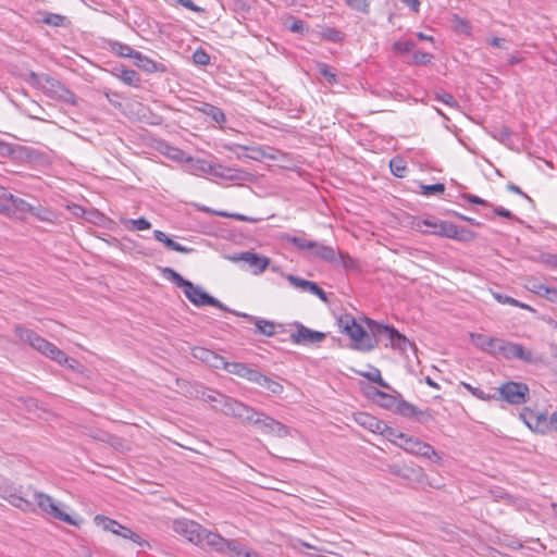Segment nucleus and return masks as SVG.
Segmentation results:
<instances>
[{"label":"nucleus","instance_id":"obj_1","mask_svg":"<svg viewBox=\"0 0 557 557\" xmlns=\"http://www.w3.org/2000/svg\"><path fill=\"white\" fill-rule=\"evenodd\" d=\"M338 326L352 341V348L362 351H370L379 345V341L369 335V333L357 323L356 319L349 314H342L338 320Z\"/></svg>","mask_w":557,"mask_h":557},{"label":"nucleus","instance_id":"obj_2","mask_svg":"<svg viewBox=\"0 0 557 557\" xmlns=\"http://www.w3.org/2000/svg\"><path fill=\"white\" fill-rule=\"evenodd\" d=\"M199 547L226 557H242V553H244V545L238 540L224 539L208 529L205 530Z\"/></svg>","mask_w":557,"mask_h":557},{"label":"nucleus","instance_id":"obj_3","mask_svg":"<svg viewBox=\"0 0 557 557\" xmlns=\"http://www.w3.org/2000/svg\"><path fill=\"white\" fill-rule=\"evenodd\" d=\"M498 399L505 400L510 405H522L529 399L530 389L525 383L509 381L502 384L497 391Z\"/></svg>","mask_w":557,"mask_h":557},{"label":"nucleus","instance_id":"obj_4","mask_svg":"<svg viewBox=\"0 0 557 557\" xmlns=\"http://www.w3.org/2000/svg\"><path fill=\"white\" fill-rule=\"evenodd\" d=\"M430 233L465 243L472 242L476 237L473 231L448 221H441L437 225H434V230H430Z\"/></svg>","mask_w":557,"mask_h":557},{"label":"nucleus","instance_id":"obj_5","mask_svg":"<svg viewBox=\"0 0 557 557\" xmlns=\"http://www.w3.org/2000/svg\"><path fill=\"white\" fill-rule=\"evenodd\" d=\"M252 425L262 434L283 438L290 435V429L274 418L259 411Z\"/></svg>","mask_w":557,"mask_h":557},{"label":"nucleus","instance_id":"obj_6","mask_svg":"<svg viewBox=\"0 0 557 557\" xmlns=\"http://www.w3.org/2000/svg\"><path fill=\"white\" fill-rule=\"evenodd\" d=\"M184 295L196 307L212 306L223 311H232L219 299L214 298L213 296L208 294L201 286L196 285L193 282L185 289Z\"/></svg>","mask_w":557,"mask_h":557},{"label":"nucleus","instance_id":"obj_7","mask_svg":"<svg viewBox=\"0 0 557 557\" xmlns=\"http://www.w3.org/2000/svg\"><path fill=\"white\" fill-rule=\"evenodd\" d=\"M221 410L226 416L239 419L243 422L251 425L259 412L256 409L245 405L244 403H240L231 397H227V399L224 400V407H222Z\"/></svg>","mask_w":557,"mask_h":557},{"label":"nucleus","instance_id":"obj_8","mask_svg":"<svg viewBox=\"0 0 557 557\" xmlns=\"http://www.w3.org/2000/svg\"><path fill=\"white\" fill-rule=\"evenodd\" d=\"M34 498L38 507L46 513L50 515L54 519L66 522L71 525H77V522L67 513L63 512L52 499L51 496L42 492H36Z\"/></svg>","mask_w":557,"mask_h":557},{"label":"nucleus","instance_id":"obj_9","mask_svg":"<svg viewBox=\"0 0 557 557\" xmlns=\"http://www.w3.org/2000/svg\"><path fill=\"white\" fill-rule=\"evenodd\" d=\"M173 530L190 543L199 546L206 528L193 520L178 519L173 522Z\"/></svg>","mask_w":557,"mask_h":557},{"label":"nucleus","instance_id":"obj_10","mask_svg":"<svg viewBox=\"0 0 557 557\" xmlns=\"http://www.w3.org/2000/svg\"><path fill=\"white\" fill-rule=\"evenodd\" d=\"M520 416L532 431L541 434H545L549 431V421L545 412L525 408Z\"/></svg>","mask_w":557,"mask_h":557},{"label":"nucleus","instance_id":"obj_11","mask_svg":"<svg viewBox=\"0 0 557 557\" xmlns=\"http://www.w3.org/2000/svg\"><path fill=\"white\" fill-rule=\"evenodd\" d=\"M233 262L244 261L246 262L251 272L256 275L261 274L270 264V259L264 256L251 251H244L234 256L228 257Z\"/></svg>","mask_w":557,"mask_h":557},{"label":"nucleus","instance_id":"obj_12","mask_svg":"<svg viewBox=\"0 0 557 557\" xmlns=\"http://www.w3.org/2000/svg\"><path fill=\"white\" fill-rule=\"evenodd\" d=\"M295 326L297 329V332L292 333V335H290V339L295 344H298V345L317 344V343L323 342L326 337L325 333L310 330L301 323L296 322Z\"/></svg>","mask_w":557,"mask_h":557},{"label":"nucleus","instance_id":"obj_13","mask_svg":"<svg viewBox=\"0 0 557 557\" xmlns=\"http://www.w3.org/2000/svg\"><path fill=\"white\" fill-rule=\"evenodd\" d=\"M395 412L405 418L416 419L419 422H426L431 419V414L428 411H422L404 399L399 400Z\"/></svg>","mask_w":557,"mask_h":557},{"label":"nucleus","instance_id":"obj_14","mask_svg":"<svg viewBox=\"0 0 557 557\" xmlns=\"http://www.w3.org/2000/svg\"><path fill=\"white\" fill-rule=\"evenodd\" d=\"M193 356L214 369H222L223 366H225L224 357L203 347H195L193 349Z\"/></svg>","mask_w":557,"mask_h":557},{"label":"nucleus","instance_id":"obj_15","mask_svg":"<svg viewBox=\"0 0 557 557\" xmlns=\"http://www.w3.org/2000/svg\"><path fill=\"white\" fill-rule=\"evenodd\" d=\"M231 313H234L238 317H243V318L247 319L249 322L253 323L256 326V333H260L265 336H273L276 333L275 323L272 321L260 319V318L247 314V313H239L234 310H232Z\"/></svg>","mask_w":557,"mask_h":557},{"label":"nucleus","instance_id":"obj_16","mask_svg":"<svg viewBox=\"0 0 557 557\" xmlns=\"http://www.w3.org/2000/svg\"><path fill=\"white\" fill-rule=\"evenodd\" d=\"M194 392H188L191 396L196 398H201L202 400L207 403H215L219 404L222 407H224V400L227 399L228 396H225L219 392L206 389L205 387L200 385L191 386Z\"/></svg>","mask_w":557,"mask_h":557},{"label":"nucleus","instance_id":"obj_17","mask_svg":"<svg viewBox=\"0 0 557 557\" xmlns=\"http://www.w3.org/2000/svg\"><path fill=\"white\" fill-rule=\"evenodd\" d=\"M228 373L235 374L239 377L247 379L249 382H252V377L256 376L257 369L250 368L242 362H227L225 360V366L223 368Z\"/></svg>","mask_w":557,"mask_h":557},{"label":"nucleus","instance_id":"obj_18","mask_svg":"<svg viewBox=\"0 0 557 557\" xmlns=\"http://www.w3.org/2000/svg\"><path fill=\"white\" fill-rule=\"evenodd\" d=\"M134 64L147 73H163L166 71L164 64L149 59L139 51H137L136 55L134 57Z\"/></svg>","mask_w":557,"mask_h":557},{"label":"nucleus","instance_id":"obj_19","mask_svg":"<svg viewBox=\"0 0 557 557\" xmlns=\"http://www.w3.org/2000/svg\"><path fill=\"white\" fill-rule=\"evenodd\" d=\"M252 383L261 386L269 393L275 394V395L281 394L284 389L283 385L280 382L273 380L270 376L262 374L258 369L256 372V376L252 377Z\"/></svg>","mask_w":557,"mask_h":557},{"label":"nucleus","instance_id":"obj_20","mask_svg":"<svg viewBox=\"0 0 557 557\" xmlns=\"http://www.w3.org/2000/svg\"><path fill=\"white\" fill-rule=\"evenodd\" d=\"M310 255L330 263L337 261V251L333 247L318 242H315V246L311 247Z\"/></svg>","mask_w":557,"mask_h":557},{"label":"nucleus","instance_id":"obj_21","mask_svg":"<svg viewBox=\"0 0 557 557\" xmlns=\"http://www.w3.org/2000/svg\"><path fill=\"white\" fill-rule=\"evenodd\" d=\"M0 199L9 200L11 202V209L13 208L14 211L18 212H30L33 207L30 203H28L26 200L15 197L14 195L7 191L5 188L0 186Z\"/></svg>","mask_w":557,"mask_h":557},{"label":"nucleus","instance_id":"obj_22","mask_svg":"<svg viewBox=\"0 0 557 557\" xmlns=\"http://www.w3.org/2000/svg\"><path fill=\"white\" fill-rule=\"evenodd\" d=\"M389 345L393 349L406 352L408 348L416 349V345L410 342L404 334L399 333L395 327L388 335Z\"/></svg>","mask_w":557,"mask_h":557},{"label":"nucleus","instance_id":"obj_23","mask_svg":"<svg viewBox=\"0 0 557 557\" xmlns=\"http://www.w3.org/2000/svg\"><path fill=\"white\" fill-rule=\"evenodd\" d=\"M372 397L381 407L396 411L397 405L399 400L396 396L382 392L377 388H374L372 392Z\"/></svg>","mask_w":557,"mask_h":557},{"label":"nucleus","instance_id":"obj_24","mask_svg":"<svg viewBox=\"0 0 557 557\" xmlns=\"http://www.w3.org/2000/svg\"><path fill=\"white\" fill-rule=\"evenodd\" d=\"M153 237L156 240L164 244V246L170 250H174L182 253H189L193 251V248L185 247L180 243L174 242L162 231L156 230L153 232Z\"/></svg>","mask_w":557,"mask_h":557},{"label":"nucleus","instance_id":"obj_25","mask_svg":"<svg viewBox=\"0 0 557 557\" xmlns=\"http://www.w3.org/2000/svg\"><path fill=\"white\" fill-rule=\"evenodd\" d=\"M363 321L369 329V332H368L369 335H373V337L377 341H379L377 337L381 335L388 337V335L391 334V331H393V329H394V326H392V325L379 323L368 317H364Z\"/></svg>","mask_w":557,"mask_h":557},{"label":"nucleus","instance_id":"obj_26","mask_svg":"<svg viewBox=\"0 0 557 557\" xmlns=\"http://www.w3.org/2000/svg\"><path fill=\"white\" fill-rule=\"evenodd\" d=\"M37 351L55 362L60 361V359L66 360L65 352L47 339L42 341V344H40V349H37Z\"/></svg>","mask_w":557,"mask_h":557},{"label":"nucleus","instance_id":"obj_27","mask_svg":"<svg viewBox=\"0 0 557 557\" xmlns=\"http://www.w3.org/2000/svg\"><path fill=\"white\" fill-rule=\"evenodd\" d=\"M37 351L55 362L60 361V359L66 360L65 352L47 339L42 341V344H40V349H37Z\"/></svg>","mask_w":557,"mask_h":557},{"label":"nucleus","instance_id":"obj_28","mask_svg":"<svg viewBox=\"0 0 557 557\" xmlns=\"http://www.w3.org/2000/svg\"><path fill=\"white\" fill-rule=\"evenodd\" d=\"M356 421L360 425H362L363 428L368 429L369 431H371L373 433H379L381 425L383 423V421L376 419L375 417H373L369 413H364V412L358 413V416L356 417Z\"/></svg>","mask_w":557,"mask_h":557},{"label":"nucleus","instance_id":"obj_29","mask_svg":"<svg viewBox=\"0 0 557 557\" xmlns=\"http://www.w3.org/2000/svg\"><path fill=\"white\" fill-rule=\"evenodd\" d=\"M115 71H120L117 75V77L126 85L128 86H132V87H138L139 84H140V77H139V74L135 71V70H132V69H126V67H115Z\"/></svg>","mask_w":557,"mask_h":557},{"label":"nucleus","instance_id":"obj_30","mask_svg":"<svg viewBox=\"0 0 557 557\" xmlns=\"http://www.w3.org/2000/svg\"><path fill=\"white\" fill-rule=\"evenodd\" d=\"M471 339L473 344L479 347L481 350L491 354L493 352L496 337H487L483 334H471Z\"/></svg>","mask_w":557,"mask_h":557},{"label":"nucleus","instance_id":"obj_31","mask_svg":"<svg viewBox=\"0 0 557 557\" xmlns=\"http://www.w3.org/2000/svg\"><path fill=\"white\" fill-rule=\"evenodd\" d=\"M528 288L537 295L546 296L549 300L557 297V289L554 287H547L536 280L529 281Z\"/></svg>","mask_w":557,"mask_h":557},{"label":"nucleus","instance_id":"obj_32","mask_svg":"<svg viewBox=\"0 0 557 557\" xmlns=\"http://www.w3.org/2000/svg\"><path fill=\"white\" fill-rule=\"evenodd\" d=\"M510 354L511 359H519L527 363H534L536 359L534 358L531 350L525 349L521 344L513 343Z\"/></svg>","mask_w":557,"mask_h":557},{"label":"nucleus","instance_id":"obj_33","mask_svg":"<svg viewBox=\"0 0 557 557\" xmlns=\"http://www.w3.org/2000/svg\"><path fill=\"white\" fill-rule=\"evenodd\" d=\"M356 372L360 376H363V377L368 379L369 381L376 383L381 387H383L385 389H391V385L386 381L383 380V377L381 375V371L377 368L370 367L369 371H356Z\"/></svg>","mask_w":557,"mask_h":557},{"label":"nucleus","instance_id":"obj_34","mask_svg":"<svg viewBox=\"0 0 557 557\" xmlns=\"http://www.w3.org/2000/svg\"><path fill=\"white\" fill-rule=\"evenodd\" d=\"M164 277L173 282L177 287L183 288V292L189 286L190 281L184 278L178 272L172 268L165 267L161 270Z\"/></svg>","mask_w":557,"mask_h":557},{"label":"nucleus","instance_id":"obj_35","mask_svg":"<svg viewBox=\"0 0 557 557\" xmlns=\"http://www.w3.org/2000/svg\"><path fill=\"white\" fill-rule=\"evenodd\" d=\"M113 534L121 536L123 539H128V540L133 541L134 543H137L140 546L144 544H147V542L145 540H143L137 533H135L129 528L122 525L119 522H117V527H115L113 530Z\"/></svg>","mask_w":557,"mask_h":557},{"label":"nucleus","instance_id":"obj_36","mask_svg":"<svg viewBox=\"0 0 557 557\" xmlns=\"http://www.w3.org/2000/svg\"><path fill=\"white\" fill-rule=\"evenodd\" d=\"M63 87L64 85L59 79L50 75H47L41 90L44 91V94L54 99V97Z\"/></svg>","mask_w":557,"mask_h":557},{"label":"nucleus","instance_id":"obj_37","mask_svg":"<svg viewBox=\"0 0 557 557\" xmlns=\"http://www.w3.org/2000/svg\"><path fill=\"white\" fill-rule=\"evenodd\" d=\"M199 111H201L207 116H210L214 122H216L219 124H222L226 121L225 114L223 113V111L213 104L205 102L199 108Z\"/></svg>","mask_w":557,"mask_h":557},{"label":"nucleus","instance_id":"obj_38","mask_svg":"<svg viewBox=\"0 0 557 557\" xmlns=\"http://www.w3.org/2000/svg\"><path fill=\"white\" fill-rule=\"evenodd\" d=\"M513 343L502 338H496L495 346L493 349V356H502L505 359L510 360V354Z\"/></svg>","mask_w":557,"mask_h":557},{"label":"nucleus","instance_id":"obj_39","mask_svg":"<svg viewBox=\"0 0 557 557\" xmlns=\"http://www.w3.org/2000/svg\"><path fill=\"white\" fill-rule=\"evenodd\" d=\"M14 332L21 342L28 344L30 347L34 345L38 334L30 330L26 329L21 324L15 325Z\"/></svg>","mask_w":557,"mask_h":557},{"label":"nucleus","instance_id":"obj_40","mask_svg":"<svg viewBox=\"0 0 557 557\" xmlns=\"http://www.w3.org/2000/svg\"><path fill=\"white\" fill-rule=\"evenodd\" d=\"M339 265H342L346 270L350 271H359L360 265L359 262L350 257L347 252L344 251H337V261L335 262Z\"/></svg>","mask_w":557,"mask_h":557},{"label":"nucleus","instance_id":"obj_41","mask_svg":"<svg viewBox=\"0 0 557 557\" xmlns=\"http://www.w3.org/2000/svg\"><path fill=\"white\" fill-rule=\"evenodd\" d=\"M211 174L221 178L227 180H236L240 176L238 175V171L232 168L223 166V165H214L211 169Z\"/></svg>","mask_w":557,"mask_h":557},{"label":"nucleus","instance_id":"obj_42","mask_svg":"<svg viewBox=\"0 0 557 557\" xmlns=\"http://www.w3.org/2000/svg\"><path fill=\"white\" fill-rule=\"evenodd\" d=\"M389 169L394 176L403 178L407 173V165L403 158L395 157L389 161Z\"/></svg>","mask_w":557,"mask_h":557},{"label":"nucleus","instance_id":"obj_43","mask_svg":"<svg viewBox=\"0 0 557 557\" xmlns=\"http://www.w3.org/2000/svg\"><path fill=\"white\" fill-rule=\"evenodd\" d=\"M379 434L383 435L385 438L393 443H395L396 438L403 442V440L406 437L405 433L388 426L385 422L382 423Z\"/></svg>","mask_w":557,"mask_h":557},{"label":"nucleus","instance_id":"obj_44","mask_svg":"<svg viewBox=\"0 0 557 557\" xmlns=\"http://www.w3.org/2000/svg\"><path fill=\"white\" fill-rule=\"evenodd\" d=\"M111 49L113 52H115L116 54H119L120 57H123V58H133L134 59V57L137 53V51L134 50L131 46H128L126 44L119 42V41L111 42Z\"/></svg>","mask_w":557,"mask_h":557},{"label":"nucleus","instance_id":"obj_45","mask_svg":"<svg viewBox=\"0 0 557 557\" xmlns=\"http://www.w3.org/2000/svg\"><path fill=\"white\" fill-rule=\"evenodd\" d=\"M422 442L419 438L406 434V437L399 444V447L410 454L418 455V450Z\"/></svg>","mask_w":557,"mask_h":557},{"label":"nucleus","instance_id":"obj_46","mask_svg":"<svg viewBox=\"0 0 557 557\" xmlns=\"http://www.w3.org/2000/svg\"><path fill=\"white\" fill-rule=\"evenodd\" d=\"M286 239H287L288 243L294 245L299 250H307V251L310 252L311 247L315 246V242L314 240H309V239H306L305 237L289 236L288 235L286 237Z\"/></svg>","mask_w":557,"mask_h":557},{"label":"nucleus","instance_id":"obj_47","mask_svg":"<svg viewBox=\"0 0 557 557\" xmlns=\"http://www.w3.org/2000/svg\"><path fill=\"white\" fill-rule=\"evenodd\" d=\"M461 385L467 391H469L473 396H475L476 398H479L481 400H491V399H496V397H497V393L495 391L493 393H485L484 391H482L478 387H473L469 383H465V382H462Z\"/></svg>","mask_w":557,"mask_h":557},{"label":"nucleus","instance_id":"obj_48","mask_svg":"<svg viewBox=\"0 0 557 557\" xmlns=\"http://www.w3.org/2000/svg\"><path fill=\"white\" fill-rule=\"evenodd\" d=\"M95 524L97 527L102 528V530L113 533L115 527H117V521L106 517L103 515H97L94 518Z\"/></svg>","mask_w":557,"mask_h":557},{"label":"nucleus","instance_id":"obj_49","mask_svg":"<svg viewBox=\"0 0 557 557\" xmlns=\"http://www.w3.org/2000/svg\"><path fill=\"white\" fill-rule=\"evenodd\" d=\"M321 38L331 41V42H339L344 40L345 34L341 30H337L332 27H325L321 32Z\"/></svg>","mask_w":557,"mask_h":557},{"label":"nucleus","instance_id":"obj_50","mask_svg":"<svg viewBox=\"0 0 557 557\" xmlns=\"http://www.w3.org/2000/svg\"><path fill=\"white\" fill-rule=\"evenodd\" d=\"M29 213H32L38 220L45 222H53L55 218V214L51 210L42 207H33Z\"/></svg>","mask_w":557,"mask_h":557},{"label":"nucleus","instance_id":"obj_51","mask_svg":"<svg viewBox=\"0 0 557 557\" xmlns=\"http://www.w3.org/2000/svg\"><path fill=\"white\" fill-rule=\"evenodd\" d=\"M417 456H421L434 461L441 459L437 451L430 444L424 442H422V444L420 445Z\"/></svg>","mask_w":557,"mask_h":557},{"label":"nucleus","instance_id":"obj_52","mask_svg":"<svg viewBox=\"0 0 557 557\" xmlns=\"http://www.w3.org/2000/svg\"><path fill=\"white\" fill-rule=\"evenodd\" d=\"M54 99L60 100L64 103H69L71 106L77 104V97L73 91H71L67 87H63L58 95L54 97Z\"/></svg>","mask_w":557,"mask_h":557},{"label":"nucleus","instance_id":"obj_53","mask_svg":"<svg viewBox=\"0 0 557 557\" xmlns=\"http://www.w3.org/2000/svg\"><path fill=\"white\" fill-rule=\"evenodd\" d=\"M433 58V54L429 52L416 51L412 54V60L408 63L416 65H428L432 62Z\"/></svg>","mask_w":557,"mask_h":557},{"label":"nucleus","instance_id":"obj_54","mask_svg":"<svg viewBox=\"0 0 557 557\" xmlns=\"http://www.w3.org/2000/svg\"><path fill=\"white\" fill-rule=\"evenodd\" d=\"M435 99L437 101H441L443 103H445L446 106L453 108V109H458L459 108V103L458 101L454 98V96L447 91H437L435 92Z\"/></svg>","mask_w":557,"mask_h":557},{"label":"nucleus","instance_id":"obj_55","mask_svg":"<svg viewBox=\"0 0 557 557\" xmlns=\"http://www.w3.org/2000/svg\"><path fill=\"white\" fill-rule=\"evenodd\" d=\"M416 47L412 40H398L393 44V51L399 54L410 52Z\"/></svg>","mask_w":557,"mask_h":557},{"label":"nucleus","instance_id":"obj_56","mask_svg":"<svg viewBox=\"0 0 557 557\" xmlns=\"http://www.w3.org/2000/svg\"><path fill=\"white\" fill-rule=\"evenodd\" d=\"M346 4L358 12L368 14L371 0H345Z\"/></svg>","mask_w":557,"mask_h":557},{"label":"nucleus","instance_id":"obj_57","mask_svg":"<svg viewBox=\"0 0 557 557\" xmlns=\"http://www.w3.org/2000/svg\"><path fill=\"white\" fill-rule=\"evenodd\" d=\"M420 188L422 189V194L424 196L443 194L446 189L445 185L443 183H436V184H432V185L420 184Z\"/></svg>","mask_w":557,"mask_h":557},{"label":"nucleus","instance_id":"obj_58","mask_svg":"<svg viewBox=\"0 0 557 557\" xmlns=\"http://www.w3.org/2000/svg\"><path fill=\"white\" fill-rule=\"evenodd\" d=\"M10 503L14 507L20 508L23 511H33L34 510V504L21 496H12Z\"/></svg>","mask_w":557,"mask_h":557},{"label":"nucleus","instance_id":"obj_59","mask_svg":"<svg viewBox=\"0 0 557 557\" xmlns=\"http://www.w3.org/2000/svg\"><path fill=\"white\" fill-rule=\"evenodd\" d=\"M193 61L197 65H208L210 55L202 48H199L193 53Z\"/></svg>","mask_w":557,"mask_h":557},{"label":"nucleus","instance_id":"obj_60","mask_svg":"<svg viewBox=\"0 0 557 557\" xmlns=\"http://www.w3.org/2000/svg\"><path fill=\"white\" fill-rule=\"evenodd\" d=\"M440 222H441L440 220H435V219H424V220L419 219L413 222V226L418 231L430 233V230H423V226L434 230V225H437V223H440Z\"/></svg>","mask_w":557,"mask_h":557},{"label":"nucleus","instance_id":"obj_61","mask_svg":"<svg viewBox=\"0 0 557 557\" xmlns=\"http://www.w3.org/2000/svg\"><path fill=\"white\" fill-rule=\"evenodd\" d=\"M287 280L293 286L300 288L305 292H308V288L312 283L311 281H307L293 274L287 275Z\"/></svg>","mask_w":557,"mask_h":557},{"label":"nucleus","instance_id":"obj_62","mask_svg":"<svg viewBox=\"0 0 557 557\" xmlns=\"http://www.w3.org/2000/svg\"><path fill=\"white\" fill-rule=\"evenodd\" d=\"M48 74H37L35 73L34 71H30L28 73V78H27V82L36 87V88H39L41 89L42 86H44V83H45V78L47 77Z\"/></svg>","mask_w":557,"mask_h":557},{"label":"nucleus","instance_id":"obj_63","mask_svg":"<svg viewBox=\"0 0 557 557\" xmlns=\"http://www.w3.org/2000/svg\"><path fill=\"white\" fill-rule=\"evenodd\" d=\"M132 226L131 230H137V231H144L149 230L151 227L150 222L146 218H139V219H131L127 221Z\"/></svg>","mask_w":557,"mask_h":557},{"label":"nucleus","instance_id":"obj_64","mask_svg":"<svg viewBox=\"0 0 557 557\" xmlns=\"http://www.w3.org/2000/svg\"><path fill=\"white\" fill-rule=\"evenodd\" d=\"M65 359L66 360L60 359V361H57V363H59L61 366H65L73 371H77V372L82 371L83 366L81 364V362L78 360L69 357L66 354H65Z\"/></svg>","mask_w":557,"mask_h":557}]
</instances>
